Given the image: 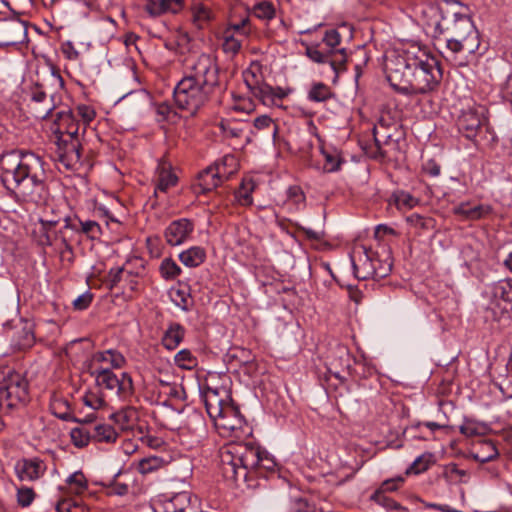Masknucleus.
Returning a JSON list of instances; mask_svg holds the SVG:
<instances>
[{
    "label": "nucleus",
    "instance_id": "nucleus-5",
    "mask_svg": "<svg viewBox=\"0 0 512 512\" xmlns=\"http://www.w3.org/2000/svg\"><path fill=\"white\" fill-rule=\"evenodd\" d=\"M220 470L223 477L240 487H251L254 477H267L276 473L274 458L260 446L251 442L230 443L220 450Z\"/></svg>",
    "mask_w": 512,
    "mask_h": 512
},
{
    "label": "nucleus",
    "instance_id": "nucleus-34",
    "mask_svg": "<svg viewBox=\"0 0 512 512\" xmlns=\"http://www.w3.org/2000/svg\"><path fill=\"white\" fill-rule=\"evenodd\" d=\"M35 343V336L30 326L23 327L17 332L14 340L13 347L19 351L30 349Z\"/></svg>",
    "mask_w": 512,
    "mask_h": 512
},
{
    "label": "nucleus",
    "instance_id": "nucleus-10",
    "mask_svg": "<svg viewBox=\"0 0 512 512\" xmlns=\"http://www.w3.org/2000/svg\"><path fill=\"white\" fill-rule=\"evenodd\" d=\"M29 400V384L18 372L12 374L7 382L0 387V409L10 412L12 409L25 405Z\"/></svg>",
    "mask_w": 512,
    "mask_h": 512
},
{
    "label": "nucleus",
    "instance_id": "nucleus-18",
    "mask_svg": "<svg viewBox=\"0 0 512 512\" xmlns=\"http://www.w3.org/2000/svg\"><path fill=\"white\" fill-rule=\"evenodd\" d=\"M15 470L21 481H35L45 474L47 466L43 460L34 457L18 461Z\"/></svg>",
    "mask_w": 512,
    "mask_h": 512
},
{
    "label": "nucleus",
    "instance_id": "nucleus-6",
    "mask_svg": "<svg viewBox=\"0 0 512 512\" xmlns=\"http://www.w3.org/2000/svg\"><path fill=\"white\" fill-rule=\"evenodd\" d=\"M456 124L458 131L476 145L490 144L496 140L485 105L473 104L462 109Z\"/></svg>",
    "mask_w": 512,
    "mask_h": 512
},
{
    "label": "nucleus",
    "instance_id": "nucleus-60",
    "mask_svg": "<svg viewBox=\"0 0 512 512\" xmlns=\"http://www.w3.org/2000/svg\"><path fill=\"white\" fill-rule=\"evenodd\" d=\"M126 272L127 268L125 266L110 269L107 275V287L110 290L114 289L122 280H124Z\"/></svg>",
    "mask_w": 512,
    "mask_h": 512
},
{
    "label": "nucleus",
    "instance_id": "nucleus-26",
    "mask_svg": "<svg viewBox=\"0 0 512 512\" xmlns=\"http://www.w3.org/2000/svg\"><path fill=\"white\" fill-rule=\"evenodd\" d=\"M185 337V328L180 323H171L163 334L162 345L168 350L176 349Z\"/></svg>",
    "mask_w": 512,
    "mask_h": 512
},
{
    "label": "nucleus",
    "instance_id": "nucleus-52",
    "mask_svg": "<svg viewBox=\"0 0 512 512\" xmlns=\"http://www.w3.org/2000/svg\"><path fill=\"white\" fill-rule=\"evenodd\" d=\"M122 472L119 471L116 473L112 479L108 481V488L110 489L109 493L118 495V496H124L127 495L129 492V484L127 482H122L119 480L121 477Z\"/></svg>",
    "mask_w": 512,
    "mask_h": 512
},
{
    "label": "nucleus",
    "instance_id": "nucleus-39",
    "mask_svg": "<svg viewBox=\"0 0 512 512\" xmlns=\"http://www.w3.org/2000/svg\"><path fill=\"white\" fill-rule=\"evenodd\" d=\"M205 420L202 414L196 410L191 411L186 418L185 428L191 434H200L205 431Z\"/></svg>",
    "mask_w": 512,
    "mask_h": 512
},
{
    "label": "nucleus",
    "instance_id": "nucleus-27",
    "mask_svg": "<svg viewBox=\"0 0 512 512\" xmlns=\"http://www.w3.org/2000/svg\"><path fill=\"white\" fill-rule=\"evenodd\" d=\"M111 419L122 430H130L138 420V412L132 406H126L111 415Z\"/></svg>",
    "mask_w": 512,
    "mask_h": 512
},
{
    "label": "nucleus",
    "instance_id": "nucleus-40",
    "mask_svg": "<svg viewBox=\"0 0 512 512\" xmlns=\"http://www.w3.org/2000/svg\"><path fill=\"white\" fill-rule=\"evenodd\" d=\"M57 512H88V508L77 498H63L56 503Z\"/></svg>",
    "mask_w": 512,
    "mask_h": 512
},
{
    "label": "nucleus",
    "instance_id": "nucleus-53",
    "mask_svg": "<svg viewBox=\"0 0 512 512\" xmlns=\"http://www.w3.org/2000/svg\"><path fill=\"white\" fill-rule=\"evenodd\" d=\"M341 42V35L336 29H331L326 31L322 43V47L326 49L327 52H332V50L340 49L339 45Z\"/></svg>",
    "mask_w": 512,
    "mask_h": 512
},
{
    "label": "nucleus",
    "instance_id": "nucleus-36",
    "mask_svg": "<svg viewBox=\"0 0 512 512\" xmlns=\"http://www.w3.org/2000/svg\"><path fill=\"white\" fill-rule=\"evenodd\" d=\"M419 200L405 191H396L392 194L390 204H394L399 210H409L414 208Z\"/></svg>",
    "mask_w": 512,
    "mask_h": 512
},
{
    "label": "nucleus",
    "instance_id": "nucleus-20",
    "mask_svg": "<svg viewBox=\"0 0 512 512\" xmlns=\"http://www.w3.org/2000/svg\"><path fill=\"white\" fill-rule=\"evenodd\" d=\"M380 259L374 257L373 252L364 250L357 259L352 258L353 272L357 279L367 280L375 278V265Z\"/></svg>",
    "mask_w": 512,
    "mask_h": 512
},
{
    "label": "nucleus",
    "instance_id": "nucleus-31",
    "mask_svg": "<svg viewBox=\"0 0 512 512\" xmlns=\"http://www.w3.org/2000/svg\"><path fill=\"white\" fill-rule=\"evenodd\" d=\"M499 456V451L492 440H484L478 444V450L473 453V458L486 463L495 460Z\"/></svg>",
    "mask_w": 512,
    "mask_h": 512
},
{
    "label": "nucleus",
    "instance_id": "nucleus-51",
    "mask_svg": "<svg viewBox=\"0 0 512 512\" xmlns=\"http://www.w3.org/2000/svg\"><path fill=\"white\" fill-rule=\"evenodd\" d=\"M80 225L79 233L86 235L89 239H98L102 234L100 225L93 220L81 221L78 220Z\"/></svg>",
    "mask_w": 512,
    "mask_h": 512
},
{
    "label": "nucleus",
    "instance_id": "nucleus-32",
    "mask_svg": "<svg viewBox=\"0 0 512 512\" xmlns=\"http://www.w3.org/2000/svg\"><path fill=\"white\" fill-rule=\"evenodd\" d=\"M347 53L345 48L332 50L328 52L327 63L330 65L334 72V81L338 78V75L346 70Z\"/></svg>",
    "mask_w": 512,
    "mask_h": 512
},
{
    "label": "nucleus",
    "instance_id": "nucleus-50",
    "mask_svg": "<svg viewBox=\"0 0 512 512\" xmlns=\"http://www.w3.org/2000/svg\"><path fill=\"white\" fill-rule=\"evenodd\" d=\"M177 180V176L174 173L163 169L158 177L155 194H157L158 191L166 192L170 187L176 185Z\"/></svg>",
    "mask_w": 512,
    "mask_h": 512
},
{
    "label": "nucleus",
    "instance_id": "nucleus-59",
    "mask_svg": "<svg viewBox=\"0 0 512 512\" xmlns=\"http://www.w3.org/2000/svg\"><path fill=\"white\" fill-rule=\"evenodd\" d=\"M223 50L227 53L236 54L241 49V41L234 37L233 33L223 31Z\"/></svg>",
    "mask_w": 512,
    "mask_h": 512
},
{
    "label": "nucleus",
    "instance_id": "nucleus-13",
    "mask_svg": "<svg viewBox=\"0 0 512 512\" xmlns=\"http://www.w3.org/2000/svg\"><path fill=\"white\" fill-rule=\"evenodd\" d=\"M201 399L211 420H216L226 409V406L232 404L229 392L225 388L212 389L207 387L201 391Z\"/></svg>",
    "mask_w": 512,
    "mask_h": 512
},
{
    "label": "nucleus",
    "instance_id": "nucleus-30",
    "mask_svg": "<svg viewBox=\"0 0 512 512\" xmlns=\"http://www.w3.org/2000/svg\"><path fill=\"white\" fill-rule=\"evenodd\" d=\"M224 180L230 179L238 171V160L234 155L227 154L212 165Z\"/></svg>",
    "mask_w": 512,
    "mask_h": 512
},
{
    "label": "nucleus",
    "instance_id": "nucleus-2",
    "mask_svg": "<svg viewBox=\"0 0 512 512\" xmlns=\"http://www.w3.org/2000/svg\"><path fill=\"white\" fill-rule=\"evenodd\" d=\"M385 68L391 87L406 96L432 92L442 79L437 59L421 48L389 58Z\"/></svg>",
    "mask_w": 512,
    "mask_h": 512
},
{
    "label": "nucleus",
    "instance_id": "nucleus-8",
    "mask_svg": "<svg viewBox=\"0 0 512 512\" xmlns=\"http://www.w3.org/2000/svg\"><path fill=\"white\" fill-rule=\"evenodd\" d=\"M95 378L96 385L115 395L121 401H130L135 394L132 376L128 372L116 374L108 367H95L91 371Z\"/></svg>",
    "mask_w": 512,
    "mask_h": 512
},
{
    "label": "nucleus",
    "instance_id": "nucleus-22",
    "mask_svg": "<svg viewBox=\"0 0 512 512\" xmlns=\"http://www.w3.org/2000/svg\"><path fill=\"white\" fill-rule=\"evenodd\" d=\"M373 137L375 142V151L371 152L372 158H391L393 150L397 143L391 138V135L381 134L377 127L373 128Z\"/></svg>",
    "mask_w": 512,
    "mask_h": 512
},
{
    "label": "nucleus",
    "instance_id": "nucleus-14",
    "mask_svg": "<svg viewBox=\"0 0 512 512\" xmlns=\"http://www.w3.org/2000/svg\"><path fill=\"white\" fill-rule=\"evenodd\" d=\"M57 224V220L40 219V228L38 231L39 235L37 238L38 244L43 247H46L52 246L53 244H56L59 241L61 244V255L64 256L66 252L72 254V245L67 239L63 229H60L59 232H55L54 236L50 235V232L56 227Z\"/></svg>",
    "mask_w": 512,
    "mask_h": 512
},
{
    "label": "nucleus",
    "instance_id": "nucleus-17",
    "mask_svg": "<svg viewBox=\"0 0 512 512\" xmlns=\"http://www.w3.org/2000/svg\"><path fill=\"white\" fill-rule=\"evenodd\" d=\"M194 231V223L187 219L181 218L172 221L164 231V237L170 246H179L183 244Z\"/></svg>",
    "mask_w": 512,
    "mask_h": 512
},
{
    "label": "nucleus",
    "instance_id": "nucleus-21",
    "mask_svg": "<svg viewBox=\"0 0 512 512\" xmlns=\"http://www.w3.org/2000/svg\"><path fill=\"white\" fill-rule=\"evenodd\" d=\"M223 181L225 180L211 165L198 174L196 183L194 184V189L197 193L205 194L216 189Z\"/></svg>",
    "mask_w": 512,
    "mask_h": 512
},
{
    "label": "nucleus",
    "instance_id": "nucleus-33",
    "mask_svg": "<svg viewBox=\"0 0 512 512\" xmlns=\"http://www.w3.org/2000/svg\"><path fill=\"white\" fill-rule=\"evenodd\" d=\"M166 464V461L158 456H149L142 458L137 463V470L142 475H148L155 473L162 469Z\"/></svg>",
    "mask_w": 512,
    "mask_h": 512
},
{
    "label": "nucleus",
    "instance_id": "nucleus-62",
    "mask_svg": "<svg viewBox=\"0 0 512 512\" xmlns=\"http://www.w3.org/2000/svg\"><path fill=\"white\" fill-rule=\"evenodd\" d=\"M224 31H229L230 33H233V35L237 33L243 36H247L251 32L250 20L248 17H245L239 23L229 24Z\"/></svg>",
    "mask_w": 512,
    "mask_h": 512
},
{
    "label": "nucleus",
    "instance_id": "nucleus-47",
    "mask_svg": "<svg viewBox=\"0 0 512 512\" xmlns=\"http://www.w3.org/2000/svg\"><path fill=\"white\" fill-rule=\"evenodd\" d=\"M76 114V119L81 120L83 127V132L85 131L86 126H88L95 118L96 112L94 108L90 105L79 104L72 110Z\"/></svg>",
    "mask_w": 512,
    "mask_h": 512
},
{
    "label": "nucleus",
    "instance_id": "nucleus-64",
    "mask_svg": "<svg viewBox=\"0 0 512 512\" xmlns=\"http://www.w3.org/2000/svg\"><path fill=\"white\" fill-rule=\"evenodd\" d=\"M290 512H316V510L307 499L299 497L292 500Z\"/></svg>",
    "mask_w": 512,
    "mask_h": 512
},
{
    "label": "nucleus",
    "instance_id": "nucleus-43",
    "mask_svg": "<svg viewBox=\"0 0 512 512\" xmlns=\"http://www.w3.org/2000/svg\"><path fill=\"white\" fill-rule=\"evenodd\" d=\"M434 463V455L426 452L418 456L411 466L407 469V473L419 474L426 471Z\"/></svg>",
    "mask_w": 512,
    "mask_h": 512
},
{
    "label": "nucleus",
    "instance_id": "nucleus-1",
    "mask_svg": "<svg viewBox=\"0 0 512 512\" xmlns=\"http://www.w3.org/2000/svg\"><path fill=\"white\" fill-rule=\"evenodd\" d=\"M0 179L25 202L46 203L50 192L44 160L33 152L12 150L0 158Z\"/></svg>",
    "mask_w": 512,
    "mask_h": 512
},
{
    "label": "nucleus",
    "instance_id": "nucleus-37",
    "mask_svg": "<svg viewBox=\"0 0 512 512\" xmlns=\"http://www.w3.org/2000/svg\"><path fill=\"white\" fill-rule=\"evenodd\" d=\"M71 492L81 495L88 490V480L82 471H76L66 479Z\"/></svg>",
    "mask_w": 512,
    "mask_h": 512
},
{
    "label": "nucleus",
    "instance_id": "nucleus-4",
    "mask_svg": "<svg viewBox=\"0 0 512 512\" xmlns=\"http://www.w3.org/2000/svg\"><path fill=\"white\" fill-rule=\"evenodd\" d=\"M467 8L456 0L441 10V20L435 23L434 38L445 42V57L455 66H466L480 47V33Z\"/></svg>",
    "mask_w": 512,
    "mask_h": 512
},
{
    "label": "nucleus",
    "instance_id": "nucleus-57",
    "mask_svg": "<svg viewBox=\"0 0 512 512\" xmlns=\"http://www.w3.org/2000/svg\"><path fill=\"white\" fill-rule=\"evenodd\" d=\"M156 114L158 116V121H174L178 114L173 109V107L167 103L162 102L156 105Z\"/></svg>",
    "mask_w": 512,
    "mask_h": 512
},
{
    "label": "nucleus",
    "instance_id": "nucleus-41",
    "mask_svg": "<svg viewBox=\"0 0 512 512\" xmlns=\"http://www.w3.org/2000/svg\"><path fill=\"white\" fill-rule=\"evenodd\" d=\"M338 361H339L340 366L343 367V370L344 369L349 370L351 367V362H352V357H351L349 351L344 348H340L337 352V357L335 359H333L330 363L331 367L329 368V372L331 374H333L336 378L342 380V377L340 376V371L333 370L334 368L337 369L336 362H338Z\"/></svg>",
    "mask_w": 512,
    "mask_h": 512
},
{
    "label": "nucleus",
    "instance_id": "nucleus-12",
    "mask_svg": "<svg viewBox=\"0 0 512 512\" xmlns=\"http://www.w3.org/2000/svg\"><path fill=\"white\" fill-rule=\"evenodd\" d=\"M56 160L67 170H75L81 164V142L77 138L57 136Z\"/></svg>",
    "mask_w": 512,
    "mask_h": 512
},
{
    "label": "nucleus",
    "instance_id": "nucleus-35",
    "mask_svg": "<svg viewBox=\"0 0 512 512\" xmlns=\"http://www.w3.org/2000/svg\"><path fill=\"white\" fill-rule=\"evenodd\" d=\"M92 439L96 442H114L117 439L115 429L109 424L95 425L91 430Z\"/></svg>",
    "mask_w": 512,
    "mask_h": 512
},
{
    "label": "nucleus",
    "instance_id": "nucleus-16",
    "mask_svg": "<svg viewBox=\"0 0 512 512\" xmlns=\"http://www.w3.org/2000/svg\"><path fill=\"white\" fill-rule=\"evenodd\" d=\"M160 512H201L197 498L183 491L166 499L160 505Z\"/></svg>",
    "mask_w": 512,
    "mask_h": 512
},
{
    "label": "nucleus",
    "instance_id": "nucleus-9",
    "mask_svg": "<svg viewBox=\"0 0 512 512\" xmlns=\"http://www.w3.org/2000/svg\"><path fill=\"white\" fill-rule=\"evenodd\" d=\"M260 66H251L243 72L244 83L249 92L265 106H274L288 96L289 89L273 87L258 76Z\"/></svg>",
    "mask_w": 512,
    "mask_h": 512
},
{
    "label": "nucleus",
    "instance_id": "nucleus-7",
    "mask_svg": "<svg viewBox=\"0 0 512 512\" xmlns=\"http://www.w3.org/2000/svg\"><path fill=\"white\" fill-rule=\"evenodd\" d=\"M486 295L489 302L485 308L487 321L500 322L510 319L512 311V278L500 279L488 286Z\"/></svg>",
    "mask_w": 512,
    "mask_h": 512
},
{
    "label": "nucleus",
    "instance_id": "nucleus-38",
    "mask_svg": "<svg viewBox=\"0 0 512 512\" xmlns=\"http://www.w3.org/2000/svg\"><path fill=\"white\" fill-rule=\"evenodd\" d=\"M159 272L164 280L172 281L181 274L182 270L172 258H164L159 266Z\"/></svg>",
    "mask_w": 512,
    "mask_h": 512
},
{
    "label": "nucleus",
    "instance_id": "nucleus-48",
    "mask_svg": "<svg viewBox=\"0 0 512 512\" xmlns=\"http://www.w3.org/2000/svg\"><path fill=\"white\" fill-rule=\"evenodd\" d=\"M254 183L252 180L242 181L239 189L236 191V198L238 202L243 206L252 204V192L254 190Z\"/></svg>",
    "mask_w": 512,
    "mask_h": 512
},
{
    "label": "nucleus",
    "instance_id": "nucleus-25",
    "mask_svg": "<svg viewBox=\"0 0 512 512\" xmlns=\"http://www.w3.org/2000/svg\"><path fill=\"white\" fill-rule=\"evenodd\" d=\"M93 362L96 363H106L109 364V368L113 369H121L123 368L127 361L124 355L116 350V349H107L104 351H97L93 354Z\"/></svg>",
    "mask_w": 512,
    "mask_h": 512
},
{
    "label": "nucleus",
    "instance_id": "nucleus-11",
    "mask_svg": "<svg viewBox=\"0 0 512 512\" xmlns=\"http://www.w3.org/2000/svg\"><path fill=\"white\" fill-rule=\"evenodd\" d=\"M27 37L25 22L0 11V48L21 44Z\"/></svg>",
    "mask_w": 512,
    "mask_h": 512
},
{
    "label": "nucleus",
    "instance_id": "nucleus-63",
    "mask_svg": "<svg viewBox=\"0 0 512 512\" xmlns=\"http://www.w3.org/2000/svg\"><path fill=\"white\" fill-rule=\"evenodd\" d=\"M35 499V492L30 487H21L17 490V502L21 507H28Z\"/></svg>",
    "mask_w": 512,
    "mask_h": 512
},
{
    "label": "nucleus",
    "instance_id": "nucleus-19",
    "mask_svg": "<svg viewBox=\"0 0 512 512\" xmlns=\"http://www.w3.org/2000/svg\"><path fill=\"white\" fill-rule=\"evenodd\" d=\"M55 125L57 126L55 131L56 137L63 136L65 138L80 139L79 120L76 119V114L71 109L58 112Z\"/></svg>",
    "mask_w": 512,
    "mask_h": 512
},
{
    "label": "nucleus",
    "instance_id": "nucleus-3",
    "mask_svg": "<svg viewBox=\"0 0 512 512\" xmlns=\"http://www.w3.org/2000/svg\"><path fill=\"white\" fill-rule=\"evenodd\" d=\"M219 85L216 59L210 54L202 53L187 61L183 77L173 90L174 104L186 117H194L207 104Z\"/></svg>",
    "mask_w": 512,
    "mask_h": 512
},
{
    "label": "nucleus",
    "instance_id": "nucleus-58",
    "mask_svg": "<svg viewBox=\"0 0 512 512\" xmlns=\"http://www.w3.org/2000/svg\"><path fill=\"white\" fill-rule=\"evenodd\" d=\"M144 271L145 267L143 264H141V269L135 273L127 269L124 281L127 282L128 288L131 292L136 293L140 291L139 278L143 276Z\"/></svg>",
    "mask_w": 512,
    "mask_h": 512
},
{
    "label": "nucleus",
    "instance_id": "nucleus-49",
    "mask_svg": "<svg viewBox=\"0 0 512 512\" xmlns=\"http://www.w3.org/2000/svg\"><path fill=\"white\" fill-rule=\"evenodd\" d=\"M371 500L377 503L378 505L384 507L387 510H402L405 511V508L401 506L400 503L396 502L392 498L388 497L385 493H382V491H375L372 496Z\"/></svg>",
    "mask_w": 512,
    "mask_h": 512
},
{
    "label": "nucleus",
    "instance_id": "nucleus-15",
    "mask_svg": "<svg viewBox=\"0 0 512 512\" xmlns=\"http://www.w3.org/2000/svg\"><path fill=\"white\" fill-rule=\"evenodd\" d=\"M213 422L221 433L237 436V432L242 430L245 420L241 415L239 408L232 403L229 406H226L223 414Z\"/></svg>",
    "mask_w": 512,
    "mask_h": 512
},
{
    "label": "nucleus",
    "instance_id": "nucleus-23",
    "mask_svg": "<svg viewBox=\"0 0 512 512\" xmlns=\"http://www.w3.org/2000/svg\"><path fill=\"white\" fill-rule=\"evenodd\" d=\"M492 212L490 205L471 206L469 202H463L453 208V213L462 217L464 220H479L488 216Z\"/></svg>",
    "mask_w": 512,
    "mask_h": 512
},
{
    "label": "nucleus",
    "instance_id": "nucleus-42",
    "mask_svg": "<svg viewBox=\"0 0 512 512\" xmlns=\"http://www.w3.org/2000/svg\"><path fill=\"white\" fill-rule=\"evenodd\" d=\"M252 12L258 19L266 21L272 20L276 14L273 3L267 0L256 3L253 6Z\"/></svg>",
    "mask_w": 512,
    "mask_h": 512
},
{
    "label": "nucleus",
    "instance_id": "nucleus-55",
    "mask_svg": "<svg viewBox=\"0 0 512 512\" xmlns=\"http://www.w3.org/2000/svg\"><path fill=\"white\" fill-rule=\"evenodd\" d=\"M407 221L415 228L421 230H431L435 226V220L433 218L425 217L417 213L411 214L407 218Z\"/></svg>",
    "mask_w": 512,
    "mask_h": 512
},
{
    "label": "nucleus",
    "instance_id": "nucleus-28",
    "mask_svg": "<svg viewBox=\"0 0 512 512\" xmlns=\"http://www.w3.org/2000/svg\"><path fill=\"white\" fill-rule=\"evenodd\" d=\"M214 19V13L203 4H194L191 7V20L197 29H205Z\"/></svg>",
    "mask_w": 512,
    "mask_h": 512
},
{
    "label": "nucleus",
    "instance_id": "nucleus-61",
    "mask_svg": "<svg viewBox=\"0 0 512 512\" xmlns=\"http://www.w3.org/2000/svg\"><path fill=\"white\" fill-rule=\"evenodd\" d=\"M306 54L312 61L316 63H327L328 52L320 44L307 47Z\"/></svg>",
    "mask_w": 512,
    "mask_h": 512
},
{
    "label": "nucleus",
    "instance_id": "nucleus-24",
    "mask_svg": "<svg viewBox=\"0 0 512 512\" xmlns=\"http://www.w3.org/2000/svg\"><path fill=\"white\" fill-rule=\"evenodd\" d=\"M183 0H150L145 6V11L152 17H158L164 13H177L182 9Z\"/></svg>",
    "mask_w": 512,
    "mask_h": 512
},
{
    "label": "nucleus",
    "instance_id": "nucleus-45",
    "mask_svg": "<svg viewBox=\"0 0 512 512\" xmlns=\"http://www.w3.org/2000/svg\"><path fill=\"white\" fill-rule=\"evenodd\" d=\"M331 97V89L323 83L313 84L308 92V99L314 102H324Z\"/></svg>",
    "mask_w": 512,
    "mask_h": 512
},
{
    "label": "nucleus",
    "instance_id": "nucleus-56",
    "mask_svg": "<svg viewBox=\"0 0 512 512\" xmlns=\"http://www.w3.org/2000/svg\"><path fill=\"white\" fill-rule=\"evenodd\" d=\"M322 154L325 159V162H324V170L325 171L335 172L340 169L342 159L336 151L329 152V151L323 150Z\"/></svg>",
    "mask_w": 512,
    "mask_h": 512
},
{
    "label": "nucleus",
    "instance_id": "nucleus-44",
    "mask_svg": "<svg viewBox=\"0 0 512 512\" xmlns=\"http://www.w3.org/2000/svg\"><path fill=\"white\" fill-rule=\"evenodd\" d=\"M174 363L181 369L191 370L197 366V358L189 349H182L175 355Z\"/></svg>",
    "mask_w": 512,
    "mask_h": 512
},
{
    "label": "nucleus",
    "instance_id": "nucleus-54",
    "mask_svg": "<svg viewBox=\"0 0 512 512\" xmlns=\"http://www.w3.org/2000/svg\"><path fill=\"white\" fill-rule=\"evenodd\" d=\"M287 199L292 202L298 210L305 206L306 196L300 186L294 185L287 189Z\"/></svg>",
    "mask_w": 512,
    "mask_h": 512
},
{
    "label": "nucleus",
    "instance_id": "nucleus-29",
    "mask_svg": "<svg viewBox=\"0 0 512 512\" xmlns=\"http://www.w3.org/2000/svg\"><path fill=\"white\" fill-rule=\"evenodd\" d=\"M206 259V252L202 247L193 246L179 254V260L187 267H198Z\"/></svg>",
    "mask_w": 512,
    "mask_h": 512
},
{
    "label": "nucleus",
    "instance_id": "nucleus-46",
    "mask_svg": "<svg viewBox=\"0 0 512 512\" xmlns=\"http://www.w3.org/2000/svg\"><path fill=\"white\" fill-rule=\"evenodd\" d=\"M72 443L79 448L85 447L92 439L91 430L85 427L73 428L70 432Z\"/></svg>",
    "mask_w": 512,
    "mask_h": 512
}]
</instances>
